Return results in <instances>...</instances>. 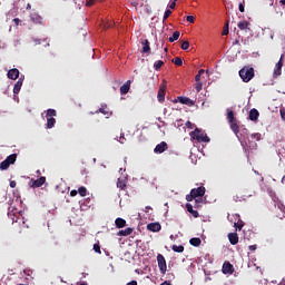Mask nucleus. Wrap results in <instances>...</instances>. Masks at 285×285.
Wrapping results in <instances>:
<instances>
[{"mask_svg":"<svg viewBox=\"0 0 285 285\" xmlns=\"http://www.w3.org/2000/svg\"><path fill=\"white\" fill-rule=\"evenodd\" d=\"M222 272L224 273V275H233V273H235V267L233 266V264H230V262H225L223 264Z\"/></svg>","mask_w":285,"mask_h":285,"instance_id":"7","label":"nucleus"},{"mask_svg":"<svg viewBox=\"0 0 285 285\" xmlns=\"http://www.w3.org/2000/svg\"><path fill=\"white\" fill-rule=\"evenodd\" d=\"M193 199H195V196L191 193L186 196L187 202H193Z\"/></svg>","mask_w":285,"mask_h":285,"instance_id":"45","label":"nucleus"},{"mask_svg":"<svg viewBox=\"0 0 285 285\" xmlns=\"http://www.w3.org/2000/svg\"><path fill=\"white\" fill-rule=\"evenodd\" d=\"M160 285H173V284H170V283H168V282H164V283H161Z\"/></svg>","mask_w":285,"mask_h":285,"instance_id":"57","label":"nucleus"},{"mask_svg":"<svg viewBox=\"0 0 285 285\" xmlns=\"http://www.w3.org/2000/svg\"><path fill=\"white\" fill-rule=\"evenodd\" d=\"M173 14V11L170 9H167L164 13L163 21H166L168 17Z\"/></svg>","mask_w":285,"mask_h":285,"instance_id":"38","label":"nucleus"},{"mask_svg":"<svg viewBox=\"0 0 285 285\" xmlns=\"http://www.w3.org/2000/svg\"><path fill=\"white\" fill-rule=\"evenodd\" d=\"M249 148H257V142L248 140Z\"/></svg>","mask_w":285,"mask_h":285,"instance_id":"46","label":"nucleus"},{"mask_svg":"<svg viewBox=\"0 0 285 285\" xmlns=\"http://www.w3.org/2000/svg\"><path fill=\"white\" fill-rule=\"evenodd\" d=\"M80 285H88V284H86V283H81Z\"/></svg>","mask_w":285,"mask_h":285,"instance_id":"61","label":"nucleus"},{"mask_svg":"<svg viewBox=\"0 0 285 285\" xmlns=\"http://www.w3.org/2000/svg\"><path fill=\"white\" fill-rule=\"evenodd\" d=\"M171 250H174V253H184V245H173Z\"/></svg>","mask_w":285,"mask_h":285,"instance_id":"26","label":"nucleus"},{"mask_svg":"<svg viewBox=\"0 0 285 285\" xmlns=\"http://www.w3.org/2000/svg\"><path fill=\"white\" fill-rule=\"evenodd\" d=\"M180 48L181 50H188L190 48V42H188V40L183 41Z\"/></svg>","mask_w":285,"mask_h":285,"instance_id":"34","label":"nucleus"},{"mask_svg":"<svg viewBox=\"0 0 285 285\" xmlns=\"http://www.w3.org/2000/svg\"><path fill=\"white\" fill-rule=\"evenodd\" d=\"M127 285H137V281H131V282L127 283Z\"/></svg>","mask_w":285,"mask_h":285,"instance_id":"52","label":"nucleus"},{"mask_svg":"<svg viewBox=\"0 0 285 285\" xmlns=\"http://www.w3.org/2000/svg\"><path fill=\"white\" fill-rule=\"evenodd\" d=\"M10 187L11 188H17V181H14V180L10 181Z\"/></svg>","mask_w":285,"mask_h":285,"instance_id":"50","label":"nucleus"},{"mask_svg":"<svg viewBox=\"0 0 285 285\" xmlns=\"http://www.w3.org/2000/svg\"><path fill=\"white\" fill-rule=\"evenodd\" d=\"M187 21L189 22V23H195V17H193V16H187Z\"/></svg>","mask_w":285,"mask_h":285,"instance_id":"44","label":"nucleus"},{"mask_svg":"<svg viewBox=\"0 0 285 285\" xmlns=\"http://www.w3.org/2000/svg\"><path fill=\"white\" fill-rule=\"evenodd\" d=\"M249 119H250V121H257V119H259V111L255 108L250 109Z\"/></svg>","mask_w":285,"mask_h":285,"instance_id":"19","label":"nucleus"},{"mask_svg":"<svg viewBox=\"0 0 285 285\" xmlns=\"http://www.w3.org/2000/svg\"><path fill=\"white\" fill-rule=\"evenodd\" d=\"M245 3H246V1H244V0H243V2L239 3V6H238L239 12H244L245 11Z\"/></svg>","mask_w":285,"mask_h":285,"instance_id":"40","label":"nucleus"},{"mask_svg":"<svg viewBox=\"0 0 285 285\" xmlns=\"http://www.w3.org/2000/svg\"><path fill=\"white\" fill-rule=\"evenodd\" d=\"M202 88H204V85L202 82L196 83V92H202Z\"/></svg>","mask_w":285,"mask_h":285,"instance_id":"41","label":"nucleus"},{"mask_svg":"<svg viewBox=\"0 0 285 285\" xmlns=\"http://www.w3.org/2000/svg\"><path fill=\"white\" fill-rule=\"evenodd\" d=\"M115 224L117 228H126V219L124 218H116Z\"/></svg>","mask_w":285,"mask_h":285,"instance_id":"22","label":"nucleus"},{"mask_svg":"<svg viewBox=\"0 0 285 285\" xmlns=\"http://www.w3.org/2000/svg\"><path fill=\"white\" fill-rule=\"evenodd\" d=\"M229 30H228V22H226L224 30H223V35L226 36L228 35Z\"/></svg>","mask_w":285,"mask_h":285,"instance_id":"43","label":"nucleus"},{"mask_svg":"<svg viewBox=\"0 0 285 285\" xmlns=\"http://www.w3.org/2000/svg\"><path fill=\"white\" fill-rule=\"evenodd\" d=\"M239 77L244 83H248L255 77V69L253 67L245 66L239 70Z\"/></svg>","mask_w":285,"mask_h":285,"instance_id":"2","label":"nucleus"},{"mask_svg":"<svg viewBox=\"0 0 285 285\" xmlns=\"http://www.w3.org/2000/svg\"><path fill=\"white\" fill-rule=\"evenodd\" d=\"M119 142L120 144H126V137L124 135L120 136Z\"/></svg>","mask_w":285,"mask_h":285,"instance_id":"49","label":"nucleus"},{"mask_svg":"<svg viewBox=\"0 0 285 285\" xmlns=\"http://www.w3.org/2000/svg\"><path fill=\"white\" fill-rule=\"evenodd\" d=\"M132 228L128 227L126 229H121L118 232V237H128V235H132Z\"/></svg>","mask_w":285,"mask_h":285,"instance_id":"20","label":"nucleus"},{"mask_svg":"<svg viewBox=\"0 0 285 285\" xmlns=\"http://www.w3.org/2000/svg\"><path fill=\"white\" fill-rule=\"evenodd\" d=\"M166 150H168V142L161 141L155 147L154 153L156 155H161V153H166Z\"/></svg>","mask_w":285,"mask_h":285,"instance_id":"8","label":"nucleus"},{"mask_svg":"<svg viewBox=\"0 0 285 285\" xmlns=\"http://www.w3.org/2000/svg\"><path fill=\"white\" fill-rule=\"evenodd\" d=\"M176 7H177V3H176V2H171V3L169 4L170 10H175Z\"/></svg>","mask_w":285,"mask_h":285,"instance_id":"48","label":"nucleus"},{"mask_svg":"<svg viewBox=\"0 0 285 285\" xmlns=\"http://www.w3.org/2000/svg\"><path fill=\"white\" fill-rule=\"evenodd\" d=\"M171 61L175 63V66H184V60H181L179 57L174 58Z\"/></svg>","mask_w":285,"mask_h":285,"instance_id":"31","label":"nucleus"},{"mask_svg":"<svg viewBox=\"0 0 285 285\" xmlns=\"http://www.w3.org/2000/svg\"><path fill=\"white\" fill-rule=\"evenodd\" d=\"M78 194L80 197H86V195H88V189L85 186H81L78 188Z\"/></svg>","mask_w":285,"mask_h":285,"instance_id":"28","label":"nucleus"},{"mask_svg":"<svg viewBox=\"0 0 285 285\" xmlns=\"http://www.w3.org/2000/svg\"><path fill=\"white\" fill-rule=\"evenodd\" d=\"M199 202H202V198H199V199H196V204H199Z\"/></svg>","mask_w":285,"mask_h":285,"instance_id":"59","label":"nucleus"},{"mask_svg":"<svg viewBox=\"0 0 285 285\" xmlns=\"http://www.w3.org/2000/svg\"><path fill=\"white\" fill-rule=\"evenodd\" d=\"M77 195H79V190L72 189V190L70 191V197H77Z\"/></svg>","mask_w":285,"mask_h":285,"instance_id":"42","label":"nucleus"},{"mask_svg":"<svg viewBox=\"0 0 285 285\" xmlns=\"http://www.w3.org/2000/svg\"><path fill=\"white\" fill-rule=\"evenodd\" d=\"M23 86V79H19L14 87H13V95H19V92H21V87Z\"/></svg>","mask_w":285,"mask_h":285,"instance_id":"18","label":"nucleus"},{"mask_svg":"<svg viewBox=\"0 0 285 285\" xmlns=\"http://www.w3.org/2000/svg\"><path fill=\"white\" fill-rule=\"evenodd\" d=\"M166 80L164 79L163 82L159 86V90L157 94V99L159 101V104H164V101H166Z\"/></svg>","mask_w":285,"mask_h":285,"instance_id":"5","label":"nucleus"},{"mask_svg":"<svg viewBox=\"0 0 285 285\" xmlns=\"http://www.w3.org/2000/svg\"><path fill=\"white\" fill-rule=\"evenodd\" d=\"M142 49H141V52L144 55H148V52H150V42L148 41V39H145L142 42Z\"/></svg>","mask_w":285,"mask_h":285,"instance_id":"17","label":"nucleus"},{"mask_svg":"<svg viewBox=\"0 0 285 285\" xmlns=\"http://www.w3.org/2000/svg\"><path fill=\"white\" fill-rule=\"evenodd\" d=\"M204 72H206V70L200 69L198 73L195 76V81H197V83L202 81V75H204Z\"/></svg>","mask_w":285,"mask_h":285,"instance_id":"33","label":"nucleus"},{"mask_svg":"<svg viewBox=\"0 0 285 285\" xmlns=\"http://www.w3.org/2000/svg\"><path fill=\"white\" fill-rule=\"evenodd\" d=\"M177 1H178V0H174L173 2H174V3H177Z\"/></svg>","mask_w":285,"mask_h":285,"instance_id":"60","label":"nucleus"},{"mask_svg":"<svg viewBox=\"0 0 285 285\" xmlns=\"http://www.w3.org/2000/svg\"><path fill=\"white\" fill-rule=\"evenodd\" d=\"M227 237L232 246H237V244H239V236L237 235V233H229Z\"/></svg>","mask_w":285,"mask_h":285,"instance_id":"12","label":"nucleus"},{"mask_svg":"<svg viewBox=\"0 0 285 285\" xmlns=\"http://www.w3.org/2000/svg\"><path fill=\"white\" fill-rule=\"evenodd\" d=\"M117 188H119L120 190H126V181L122 179H118Z\"/></svg>","mask_w":285,"mask_h":285,"instance_id":"29","label":"nucleus"},{"mask_svg":"<svg viewBox=\"0 0 285 285\" xmlns=\"http://www.w3.org/2000/svg\"><path fill=\"white\" fill-rule=\"evenodd\" d=\"M131 6H134L135 8H137L138 3H137V2H132Z\"/></svg>","mask_w":285,"mask_h":285,"instance_id":"58","label":"nucleus"},{"mask_svg":"<svg viewBox=\"0 0 285 285\" xmlns=\"http://www.w3.org/2000/svg\"><path fill=\"white\" fill-rule=\"evenodd\" d=\"M94 250L95 253H98L99 255H101V246L99 244L94 245Z\"/></svg>","mask_w":285,"mask_h":285,"instance_id":"39","label":"nucleus"},{"mask_svg":"<svg viewBox=\"0 0 285 285\" xmlns=\"http://www.w3.org/2000/svg\"><path fill=\"white\" fill-rule=\"evenodd\" d=\"M161 66H164V61H163V60H157V61L154 63V69H155V70H161Z\"/></svg>","mask_w":285,"mask_h":285,"instance_id":"32","label":"nucleus"},{"mask_svg":"<svg viewBox=\"0 0 285 285\" xmlns=\"http://www.w3.org/2000/svg\"><path fill=\"white\" fill-rule=\"evenodd\" d=\"M55 124H57V119L47 118V128H55Z\"/></svg>","mask_w":285,"mask_h":285,"instance_id":"27","label":"nucleus"},{"mask_svg":"<svg viewBox=\"0 0 285 285\" xmlns=\"http://www.w3.org/2000/svg\"><path fill=\"white\" fill-rule=\"evenodd\" d=\"M250 139H254L255 141H259L262 139V134L259 132L252 134Z\"/></svg>","mask_w":285,"mask_h":285,"instance_id":"35","label":"nucleus"},{"mask_svg":"<svg viewBox=\"0 0 285 285\" xmlns=\"http://www.w3.org/2000/svg\"><path fill=\"white\" fill-rule=\"evenodd\" d=\"M97 112H101V115H108V106H102L98 109Z\"/></svg>","mask_w":285,"mask_h":285,"instance_id":"37","label":"nucleus"},{"mask_svg":"<svg viewBox=\"0 0 285 285\" xmlns=\"http://www.w3.org/2000/svg\"><path fill=\"white\" fill-rule=\"evenodd\" d=\"M13 21H14L16 26H19V21H20L19 18H14Z\"/></svg>","mask_w":285,"mask_h":285,"instance_id":"54","label":"nucleus"},{"mask_svg":"<svg viewBox=\"0 0 285 285\" xmlns=\"http://www.w3.org/2000/svg\"><path fill=\"white\" fill-rule=\"evenodd\" d=\"M189 244L195 247L202 246V239L197 237L190 238Z\"/></svg>","mask_w":285,"mask_h":285,"instance_id":"25","label":"nucleus"},{"mask_svg":"<svg viewBox=\"0 0 285 285\" xmlns=\"http://www.w3.org/2000/svg\"><path fill=\"white\" fill-rule=\"evenodd\" d=\"M157 263H158V267L159 271L163 275H166V271H168V266L166 265V257H164V255L158 254L157 255Z\"/></svg>","mask_w":285,"mask_h":285,"instance_id":"6","label":"nucleus"},{"mask_svg":"<svg viewBox=\"0 0 285 285\" xmlns=\"http://www.w3.org/2000/svg\"><path fill=\"white\" fill-rule=\"evenodd\" d=\"M249 27H250V22L246 20L238 22L239 30H248Z\"/></svg>","mask_w":285,"mask_h":285,"instance_id":"23","label":"nucleus"},{"mask_svg":"<svg viewBox=\"0 0 285 285\" xmlns=\"http://www.w3.org/2000/svg\"><path fill=\"white\" fill-rule=\"evenodd\" d=\"M147 230H150L151 233H159V230H161V224L150 223L147 225Z\"/></svg>","mask_w":285,"mask_h":285,"instance_id":"13","label":"nucleus"},{"mask_svg":"<svg viewBox=\"0 0 285 285\" xmlns=\"http://www.w3.org/2000/svg\"><path fill=\"white\" fill-rule=\"evenodd\" d=\"M257 247L255 245L249 246V250H256Z\"/></svg>","mask_w":285,"mask_h":285,"instance_id":"55","label":"nucleus"},{"mask_svg":"<svg viewBox=\"0 0 285 285\" xmlns=\"http://www.w3.org/2000/svg\"><path fill=\"white\" fill-rule=\"evenodd\" d=\"M177 100L179 101V104H183L184 106H195V100H191L188 97L179 96Z\"/></svg>","mask_w":285,"mask_h":285,"instance_id":"11","label":"nucleus"},{"mask_svg":"<svg viewBox=\"0 0 285 285\" xmlns=\"http://www.w3.org/2000/svg\"><path fill=\"white\" fill-rule=\"evenodd\" d=\"M168 48H165V52H167Z\"/></svg>","mask_w":285,"mask_h":285,"instance_id":"62","label":"nucleus"},{"mask_svg":"<svg viewBox=\"0 0 285 285\" xmlns=\"http://www.w3.org/2000/svg\"><path fill=\"white\" fill-rule=\"evenodd\" d=\"M189 136L193 140L198 141V144H208L210 142V138L206 132H204L202 129L196 128L194 131L189 132Z\"/></svg>","mask_w":285,"mask_h":285,"instance_id":"1","label":"nucleus"},{"mask_svg":"<svg viewBox=\"0 0 285 285\" xmlns=\"http://www.w3.org/2000/svg\"><path fill=\"white\" fill-rule=\"evenodd\" d=\"M95 1H97V0H88L86 6H88L90 8L95 3Z\"/></svg>","mask_w":285,"mask_h":285,"instance_id":"47","label":"nucleus"},{"mask_svg":"<svg viewBox=\"0 0 285 285\" xmlns=\"http://www.w3.org/2000/svg\"><path fill=\"white\" fill-rule=\"evenodd\" d=\"M187 212L193 215V217L197 218L199 217V212L193 209V206L190 204H186Z\"/></svg>","mask_w":285,"mask_h":285,"instance_id":"21","label":"nucleus"},{"mask_svg":"<svg viewBox=\"0 0 285 285\" xmlns=\"http://www.w3.org/2000/svg\"><path fill=\"white\" fill-rule=\"evenodd\" d=\"M7 77L8 79H12L13 81L19 79V69L14 68L9 70Z\"/></svg>","mask_w":285,"mask_h":285,"instance_id":"14","label":"nucleus"},{"mask_svg":"<svg viewBox=\"0 0 285 285\" xmlns=\"http://www.w3.org/2000/svg\"><path fill=\"white\" fill-rule=\"evenodd\" d=\"M284 55L281 56L279 61L276 63L275 69H274V77H279L282 75V68L284 67Z\"/></svg>","mask_w":285,"mask_h":285,"instance_id":"10","label":"nucleus"},{"mask_svg":"<svg viewBox=\"0 0 285 285\" xmlns=\"http://www.w3.org/2000/svg\"><path fill=\"white\" fill-rule=\"evenodd\" d=\"M227 121L229 122L230 129L235 135L239 134V125H237V118H235V111L227 109Z\"/></svg>","mask_w":285,"mask_h":285,"instance_id":"3","label":"nucleus"},{"mask_svg":"<svg viewBox=\"0 0 285 285\" xmlns=\"http://www.w3.org/2000/svg\"><path fill=\"white\" fill-rule=\"evenodd\" d=\"M17 161V154L9 155L1 164L0 170H8Z\"/></svg>","mask_w":285,"mask_h":285,"instance_id":"4","label":"nucleus"},{"mask_svg":"<svg viewBox=\"0 0 285 285\" xmlns=\"http://www.w3.org/2000/svg\"><path fill=\"white\" fill-rule=\"evenodd\" d=\"M46 184V176H41L40 178L33 180L32 188H41Z\"/></svg>","mask_w":285,"mask_h":285,"instance_id":"15","label":"nucleus"},{"mask_svg":"<svg viewBox=\"0 0 285 285\" xmlns=\"http://www.w3.org/2000/svg\"><path fill=\"white\" fill-rule=\"evenodd\" d=\"M26 10H32V4L28 3Z\"/></svg>","mask_w":285,"mask_h":285,"instance_id":"53","label":"nucleus"},{"mask_svg":"<svg viewBox=\"0 0 285 285\" xmlns=\"http://www.w3.org/2000/svg\"><path fill=\"white\" fill-rule=\"evenodd\" d=\"M236 230H242L244 228V223L243 220H238L237 223L234 224Z\"/></svg>","mask_w":285,"mask_h":285,"instance_id":"36","label":"nucleus"},{"mask_svg":"<svg viewBox=\"0 0 285 285\" xmlns=\"http://www.w3.org/2000/svg\"><path fill=\"white\" fill-rule=\"evenodd\" d=\"M186 126H187V128H193V122L187 121V122H186Z\"/></svg>","mask_w":285,"mask_h":285,"instance_id":"51","label":"nucleus"},{"mask_svg":"<svg viewBox=\"0 0 285 285\" xmlns=\"http://www.w3.org/2000/svg\"><path fill=\"white\" fill-rule=\"evenodd\" d=\"M55 117H57V110L48 109L47 110V118H55Z\"/></svg>","mask_w":285,"mask_h":285,"instance_id":"30","label":"nucleus"},{"mask_svg":"<svg viewBox=\"0 0 285 285\" xmlns=\"http://www.w3.org/2000/svg\"><path fill=\"white\" fill-rule=\"evenodd\" d=\"M191 195L197 199V197H204L206 195V187L200 186L190 190Z\"/></svg>","mask_w":285,"mask_h":285,"instance_id":"9","label":"nucleus"},{"mask_svg":"<svg viewBox=\"0 0 285 285\" xmlns=\"http://www.w3.org/2000/svg\"><path fill=\"white\" fill-rule=\"evenodd\" d=\"M281 6H283V8H285V0H279Z\"/></svg>","mask_w":285,"mask_h":285,"instance_id":"56","label":"nucleus"},{"mask_svg":"<svg viewBox=\"0 0 285 285\" xmlns=\"http://www.w3.org/2000/svg\"><path fill=\"white\" fill-rule=\"evenodd\" d=\"M180 35H181V33H180L179 31H175V32L173 33V36L169 37V43H175V41H177V40L179 39Z\"/></svg>","mask_w":285,"mask_h":285,"instance_id":"24","label":"nucleus"},{"mask_svg":"<svg viewBox=\"0 0 285 285\" xmlns=\"http://www.w3.org/2000/svg\"><path fill=\"white\" fill-rule=\"evenodd\" d=\"M206 75H208V70H206Z\"/></svg>","mask_w":285,"mask_h":285,"instance_id":"63","label":"nucleus"},{"mask_svg":"<svg viewBox=\"0 0 285 285\" xmlns=\"http://www.w3.org/2000/svg\"><path fill=\"white\" fill-rule=\"evenodd\" d=\"M130 91V80H127L121 87H120V95H128Z\"/></svg>","mask_w":285,"mask_h":285,"instance_id":"16","label":"nucleus"}]
</instances>
